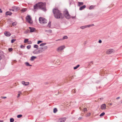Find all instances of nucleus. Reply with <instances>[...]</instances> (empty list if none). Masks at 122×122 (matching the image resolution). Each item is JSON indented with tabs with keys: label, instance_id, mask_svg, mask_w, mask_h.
Here are the masks:
<instances>
[{
	"label": "nucleus",
	"instance_id": "f257e3e1",
	"mask_svg": "<svg viewBox=\"0 0 122 122\" xmlns=\"http://www.w3.org/2000/svg\"><path fill=\"white\" fill-rule=\"evenodd\" d=\"M46 5L45 3H43L42 2H39L34 5V10L40 9L45 11L46 10Z\"/></svg>",
	"mask_w": 122,
	"mask_h": 122
},
{
	"label": "nucleus",
	"instance_id": "f03ea898",
	"mask_svg": "<svg viewBox=\"0 0 122 122\" xmlns=\"http://www.w3.org/2000/svg\"><path fill=\"white\" fill-rule=\"evenodd\" d=\"M53 12L55 17L56 19H62L64 17L62 14L57 9H53Z\"/></svg>",
	"mask_w": 122,
	"mask_h": 122
},
{
	"label": "nucleus",
	"instance_id": "7ed1b4c3",
	"mask_svg": "<svg viewBox=\"0 0 122 122\" xmlns=\"http://www.w3.org/2000/svg\"><path fill=\"white\" fill-rule=\"evenodd\" d=\"M63 13L66 19H69L71 18L70 15L67 9L65 10L64 11Z\"/></svg>",
	"mask_w": 122,
	"mask_h": 122
},
{
	"label": "nucleus",
	"instance_id": "20e7f679",
	"mask_svg": "<svg viewBox=\"0 0 122 122\" xmlns=\"http://www.w3.org/2000/svg\"><path fill=\"white\" fill-rule=\"evenodd\" d=\"M39 20L40 23L42 24H44L47 23V20L44 18L40 17L39 18Z\"/></svg>",
	"mask_w": 122,
	"mask_h": 122
},
{
	"label": "nucleus",
	"instance_id": "39448f33",
	"mask_svg": "<svg viewBox=\"0 0 122 122\" xmlns=\"http://www.w3.org/2000/svg\"><path fill=\"white\" fill-rule=\"evenodd\" d=\"M26 21H28L29 23L30 24L32 23V22L31 21V20L30 16L29 15H28L26 17Z\"/></svg>",
	"mask_w": 122,
	"mask_h": 122
},
{
	"label": "nucleus",
	"instance_id": "423d86ee",
	"mask_svg": "<svg viewBox=\"0 0 122 122\" xmlns=\"http://www.w3.org/2000/svg\"><path fill=\"white\" fill-rule=\"evenodd\" d=\"M65 47V46H61L57 48L56 49V51L58 52L60 51L63 50Z\"/></svg>",
	"mask_w": 122,
	"mask_h": 122
},
{
	"label": "nucleus",
	"instance_id": "0eeeda50",
	"mask_svg": "<svg viewBox=\"0 0 122 122\" xmlns=\"http://www.w3.org/2000/svg\"><path fill=\"white\" fill-rule=\"evenodd\" d=\"M114 50L112 49H110L108 50L106 52V53L108 54H109L114 52Z\"/></svg>",
	"mask_w": 122,
	"mask_h": 122
},
{
	"label": "nucleus",
	"instance_id": "6e6552de",
	"mask_svg": "<svg viewBox=\"0 0 122 122\" xmlns=\"http://www.w3.org/2000/svg\"><path fill=\"white\" fill-rule=\"evenodd\" d=\"M12 8L13 9L14 11H17L20 10V8L18 7L14 6H12Z\"/></svg>",
	"mask_w": 122,
	"mask_h": 122
},
{
	"label": "nucleus",
	"instance_id": "1a4fd4ad",
	"mask_svg": "<svg viewBox=\"0 0 122 122\" xmlns=\"http://www.w3.org/2000/svg\"><path fill=\"white\" fill-rule=\"evenodd\" d=\"M66 118L65 117L61 118L59 119L58 122H64L66 121Z\"/></svg>",
	"mask_w": 122,
	"mask_h": 122
},
{
	"label": "nucleus",
	"instance_id": "9d476101",
	"mask_svg": "<svg viewBox=\"0 0 122 122\" xmlns=\"http://www.w3.org/2000/svg\"><path fill=\"white\" fill-rule=\"evenodd\" d=\"M4 34L7 37L9 36H10L11 35V33L8 31H5V32Z\"/></svg>",
	"mask_w": 122,
	"mask_h": 122
},
{
	"label": "nucleus",
	"instance_id": "9b49d317",
	"mask_svg": "<svg viewBox=\"0 0 122 122\" xmlns=\"http://www.w3.org/2000/svg\"><path fill=\"white\" fill-rule=\"evenodd\" d=\"M106 105L105 104H103L101 105V109L104 110L106 109Z\"/></svg>",
	"mask_w": 122,
	"mask_h": 122
},
{
	"label": "nucleus",
	"instance_id": "f8f14e48",
	"mask_svg": "<svg viewBox=\"0 0 122 122\" xmlns=\"http://www.w3.org/2000/svg\"><path fill=\"white\" fill-rule=\"evenodd\" d=\"M68 38V37L67 36H63V38L62 39H58V40H56V41H60L61 40H64L65 39H67Z\"/></svg>",
	"mask_w": 122,
	"mask_h": 122
},
{
	"label": "nucleus",
	"instance_id": "ddd939ff",
	"mask_svg": "<svg viewBox=\"0 0 122 122\" xmlns=\"http://www.w3.org/2000/svg\"><path fill=\"white\" fill-rule=\"evenodd\" d=\"M22 83L25 86H27L29 85V83L28 82H25V81H22Z\"/></svg>",
	"mask_w": 122,
	"mask_h": 122
},
{
	"label": "nucleus",
	"instance_id": "4468645a",
	"mask_svg": "<svg viewBox=\"0 0 122 122\" xmlns=\"http://www.w3.org/2000/svg\"><path fill=\"white\" fill-rule=\"evenodd\" d=\"M29 28L30 29V32H33L36 30L35 28L29 27Z\"/></svg>",
	"mask_w": 122,
	"mask_h": 122
},
{
	"label": "nucleus",
	"instance_id": "2eb2a0df",
	"mask_svg": "<svg viewBox=\"0 0 122 122\" xmlns=\"http://www.w3.org/2000/svg\"><path fill=\"white\" fill-rule=\"evenodd\" d=\"M39 52L40 53H41L43 51H44L42 47H41L39 49Z\"/></svg>",
	"mask_w": 122,
	"mask_h": 122
},
{
	"label": "nucleus",
	"instance_id": "dca6fc26",
	"mask_svg": "<svg viewBox=\"0 0 122 122\" xmlns=\"http://www.w3.org/2000/svg\"><path fill=\"white\" fill-rule=\"evenodd\" d=\"M6 15H11L12 13L10 11H7L6 12Z\"/></svg>",
	"mask_w": 122,
	"mask_h": 122
},
{
	"label": "nucleus",
	"instance_id": "f3484780",
	"mask_svg": "<svg viewBox=\"0 0 122 122\" xmlns=\"http://www.w3.org/2000/svg\"><path fill=\"white\" fill-rule=\"evenodd\" d=\"M86 6L85 5H83L82 6L80 7L79 8V10H82L85 9L86 7Z\"/></svg>",
	"mask_w": 122,
	"mask_h": 122
},
{
	"label": "nucleus",
	"instance_id": "a211bd4d",
	"mask_svg": "<svg viewBox=\"0 0 122 122\" xmlns=\"http://www.w3.org/2000/svg\"><path fill=\"white\" fill-rule=\"evenodd\" d=\"M84 4L83 2H78V6H80L81 5H83Z\"/></svg>",
	"mask_w": 122,
	"mask_h": 122
},
{
	"label": "nucleus",
	"instance_id": "6ab92c4d",
	"mask_svg": "<svg viewBox=\"0 0 122 122\" xmlns=\"http://www.w3.org/2000/svg\"><path fill=\"white\" fill-rule=\"evenodd\" d=\"M33 53L34 54H38L40 53V52H39V50L37 51L36 50H35L33 51Z\"/></svg>",
	"mask_w": 122,
	"mask_h": 122
},
{
	"label": "nucleus",
	"instance_id": "aec40b11",
	"mask_svg": "<svg viewBox=\"0 0 122 122\" xmlns=\"http://www.w3.org/2000/svg\"><path fill=\"white\" fill-rule=\"evenodd\" d=\"M36 58V56H32L31 57V59H30V60L31 61H33Z\"/></svg>",
	"mask_w": 122,
	"mask_h": 122
},
{
	"label": "nucleus",
	"instance_id": "412c9836",
	"mask_svg": "<svg viewBox=\"0 0 122 122\" xmlns=\"http://www.w3.org/2000/svg\"><path fill=\"white\" fill-rule=\"evenodd\" d=\"M25 64L27 66H32V65L30 64L28 62H25Z\"/></svg>",
	"mask_w": 122,
	"mask_h": 122
},
{
	"label": "nucleus",
	"instance_id": "4be33fe9",
	"mask_svg": "<svg viewBox=\"0 0 122 122\" xmlns=\"http://www.w3.org/2000/svg\"><path fill=\"white\" fill-rule=\"evenodd\" d=\"M95 7V6L94 5H92L90 6L89 8V9L90 10H91L93 9L94 7Z\"/></svg>",
	"mask_w": 122,
	"mask_h": 122
},
{
	"label": "nucleus",
	"instance_id": "5701e85b",
	"mask_svg": "<svg viewBox=\"0 0 122 122\" xmlns=\"http://www.w3.org/2000/svg\"><path fill=\"white\" fill-rule=\"evenodd\" d=\"M80 65H77L76 66L74 67V70L76 69L77 68H78L79 66H80Z\"/></svg>",
	"mask_w": 122,
	"mask_h": 122
},
{
	"label": "nucleus",
	"instance_id": "b1692460",
	"mask_svg": "<svg viewBox=\"0 0 122 122\" xmlns=\"http://www.w3.org/2000/svg\"><path fill=\"white\" fill-rule=\"evenodd\" d=\"M42 48H43V50L44 51L46 49H47V47L46 46H44V47H42Z\"/></svg>",
	"mask_w": 122,
	"mask_h": 122
},
{
	"label": "nucleus",
	"instance_id": "393cba45",
	"mask_svg": "<svg viewBox=\"0 0 122 122\" xmlns=\"http://www.w3.org/2000/svg\"><path fill=\"white\" fill-rule=\"evenodd\" d=\"M57 111V109L56 108H55L54 109L53 112L54 113H56Z\"/></svg>",
	"mask_w": 122,
	"mask_h": 122
},
{
	"label": "nucleus",
	"instance_id": "a878e982",
	"mask_svg": "<svg viewBox=\"0 0 122 122\" xmlns=\"http://www.w3.org/2000/svg\"><path fill=\"white\" fill-rule=\"evenodd\" d=\"M80 28L84 29L85 28H86V25L81 26L80 27Z\"/></svg>",
	"mask_w": 122,
	"mask_h": 122
},
{
	"label": "nucleus",
	"instance_id": "bb28decb",
	"mask_svg": "<svg viewBox=\"0 0 122 122\" xmlns=\"http://www.w3.org/2000/svg\"><path fill=\"white\" fill-rule=\"evenodd\" d=\"M46 44V43H42L40 45V46H44Z\"/></svg>",
	"mask_w": 122,
	"mask_h": 122
},
{
	"label": "nucleus",
	"instance_id": "cd10ccee",
	"mask_svg": "<svg viewBox=\"0 0 122 122\" xmlns=\"http://www.w3.org/2000/svg\"><path fill=\"white\" fill-rule=\"evenodd\" d=\"M105 114V113L104 112H103L102 113H101L100 115V117H102L103 115H104Z\"/></svg>",
	"mask_w": 122,
	"mask_h": 122
},
{
	"label": "nucleus",
	"instance_id": "c85d7f7f",
	"mask_svg": "<svg viewBox=\"0 0 122 122\" xmlns=\"http://www.w3.org/2000/svg\"><path fill=\"white\" fill-rule=\"evenodd\" d=\"M38 47V46L37 45H35L34 46V47L35 48H37Z\"/></svg>",
	"mask_w": 122,
	"mask_h": 122
},
{
	"label": "nucleus",
	"instance_id": "c756f323",
	"mask_svg": "<svg viewBox=\"0 0 122 122\" xmlns=\"http://www.w3.org/2000/svg\"><path fill=\"white\" fill-rule=\"evenodd\" d=\"M10 122H13L14 121V119L13 118H11L10 119Z\"/></svg>",
	"mask_w": 122,
	"mask_h": 122
},
{
	"label": "nucleus",
	"instance_id": "7c9ffc66",
	"mask_svg": "<svg viewBox=\"0 0 122 122\" xmlns=\"http://www.w3.org/2000/svg\"><path fill=\"white\" fill-rule=\"evenodd\" d=\"M82 111L83 112H85L86 111H87V109L86 108H84L83 110Z\"/></svg>",
	"mask_w": 122,
	"mask_h": 122
},
{
	"label": "nucleus",
	"instance_id": "2f4dec72",
	"mask_svg": "<svg viewBox=\"0 0 122 122\" xmlns=\"http://www.w3.org/2000/svg\"><path fill=\"white\" fill-rule=\"evenodd\" d=\"M16 22H14L12 24V25L14 26H15L16 24Z\"/></svg>",
	"mask_w": 122,
	"mask_h": 122
},
{
	"label": "nucleus",
	"instance_id": "473e14b6",
	"mask_svg": "<svg viewBox=\"0 0 122 122\" xmlns=\"http://www.w3.org/2000/svg\"><path fill=\"white\" fill-rule=\"evenodd\" d=\"M22 115L21 114L17 116V117L18 118L21 117H22Z\"/></svg>",
	"mask_w": 122,
	"mask_h": 122
},
{
	"label": "nucleus",
	"instance_id": "72a5a7b5",
	"mask_svg": "<svg viewBox=\"0 0 122 122\" xmlns=\"http://www.w3.org/2000/svg\"><path fill=\"white\" fill-rule=\"evenodd\" d=\"M28 39H25L24 40V42L26 43L28 41Z\"/></svg>",
	"mask_w": 122,
	"mask_h": 122
},
{
	"label": "nucleus",
	"instance_id": "f704fd0d",
	"mask_svg": "<svg viewBox=\"0 0 122 122\" xmlns=\"http://www.w3.org/2000/svg\"><path fill=\"white\" fill-rule=\"evenodd\" d=\"M91 114V113H87L86 115V117H88L90 116Z\"/></svg>",
	"mask_w": 122,
	"mask_h": 122
},
{
	"label": "nucleus",
	"instance_id": "c9c22d12",
	"mask_svg": "<svg viewBox=\"0 0 122 122\" xmlns=\"http://www.w3.org/2000/svg\"><path fill=\"white\" fill-rule=\"evenodd\" d=\"M47 31L48 32L50 33H51L52 32V30H49Z\"/></svg>",
	"mask_w": 122,
	"mask_h": 122
},
{
	"label": "nucleus",
	"instance_id": "e433bc0d",
	"mask_svg": "<svg viewBox=\"0 0 122 122\" xmlns=\"http://www.w3.org/2000/svg\"><path fill=\"white\" fill-rule=\"evenodd\" d=\"M27 48L28 49H30L31 48V46L30 45H28L27 46Z\"/></svg>",
	"mask_w": 122,
	"mask_h": 122
},
{
	"label": "nucleus",
	"instance_id": "4c0bfd02",
	"mask_svg": "<svg viewBox=\"0 0 122 122\" xmlns=\"http://www.w3.org/2000/svg\"><path fill=\"white\" fill-rule=\"evenodd\" d=\"M51 25V22L49 21L48 23V26H49L50 28Z\"/></svg>",
	"mask_w": 122,
	"mask_h": 122
},
{
	"label": "nucleus",
	"instance_id": "58836bf2",
	"mask_svg": "<svg viewBox=\"0 0 122 122\" xmlns=\"http://www.w3.org/2000/svg\"><path fill=\"white\" fill-rule=\"evenodd\" d=\"M42 42V41H38L37 43V44H40V43Z\"/></svg>",
	"mask_w": 122,
	"mask_h": 122
},
{
	"label": "nucleus",
	"instance_id": "ea45409f",
	"mask_svg": "<svg viewBox=\"0 0 122 122\" xmlns=\"http://www.w3.org/2000/svg\"><path fill=\"white\" fill-rule=\"evenodd\" d=\"M15 41V39H12L11 41V43H13Z\"/></svg>",
	"mask_w": 122,
	"mask_h": 122
},
{
	"label": "nucleus",
	"instance_id": "a19ab883",
	"mask_svg": "<svg viewBox=\"0 0 122 122\" xmlns=\"http://www.w3.org/2000/svg\"><path fill=\"white\" fill-rule=\"evenodd\" d=\"M32 43V42L31 41H28V44H31Z\"/></svg>",
	"mask_w": 122,
	"mask_h": 122
},
{
	"label": "nucleus",
	"instance_id": "79ce46f5",
	"mask_svg": "<svg viewBox=\"0 0 122 122\" xmlns=\"http://www.w3.org/2000/svg\"><path fill=\"white\" fill-rule=\"evenodd\" d=\"M9 51H12V49L11 48H9L8 49Z\"/></svg>",
	"mask_w": 122,
	"mask_h": 122
},
{
	"label": "nucleus",
	"instance_id": "37998d69",
	"mask_svg": "<svg viewBox=\"0 0 122 122\" xmlns=\"http://www.w3.org/2000/svg\"><path fill=\"white\" fill-rule=\"evenodd\" d=\"M86 26V28L87 27H90L91 26V25H90Z\"/></svg>",
	"mask_w": 122,
	"mask_h": 122
},
{
	"label": "nucleus",
	"instance_id": "c03bdc74",
	"mask_svg": "<svg viewBox=\"0 0 122 122\" xmlns=\"http://www.w3.org/2000/svg\"><path fill=\"white\" fill-rule=\"evenodd\" d=\"M25 47V46H23L22 45H21V46H20V47L21 48H24Z\"/></svg>",
	"mask_w": 122,
	"mask_h": 122
},
{
	"label": "nucleus",
	"instance_id": "a18cd8bd",
	"mask_svg": "<svg viewBox=\"0 0 122 122\" xmlns=\"http://www.w3.org/2000/svg\"><path fill=\"white\" fill-rule=\"evenodd\" d=\"M76 89H75L74 90H73L72 91V92H73L74 93H75L76 92V91L75 90Z\"/></svg>",
	"mask_w": 122,
	"mask_h": 122
},
{
	"label": "nucleus",
	"instance_id": "49530a36",
	"mask_svg": "<svg viewBox=\"0 0 122 122\" xmlns=\"http://www.w3.org/2000/svg\"><path fill=\"white\" fill-rule=\"evenodd\" d=\"M26 11V10L25 9H23L22 10V11H23V12H25Z\"/></svg>",
	"mask_w": 122,
	"mask_h": 122
},
{
	"label": "nucleus",
	"instance_id": "de8ad7c7",
	"mask_svg": "<svg viewBox=\"0 0 122 122\" xmlns=\"http://www.w3.org/2000/svg\"><path fill=\"white\" fill-rule=\"evenodd\" d=\"M98 42L99 43H101L102 42V41L101 40H99V41Z\"/></svg>",
	"mask_w": 122,
	"mask_h": 122
},
{
	"label": "nucleus",
	"instance_id": "09e8293b",
	"mask_svg": "<svg viewBox=\"0 0 122 122\" xmlns=\"http://www.w3.org/2000/svg\"><path fill=\"white\" fill-rule=\"evenodd\" d=\"M82 119V117H79L78 118V119L79 120H80L81 119Z\"/></svg>",
	"mask_w": 122,
	"mask_h": 122
},
{
	"label": "nucleus",
	"instance_id": "8fccbe9b",
	"mask_svg": "<svg viewBox=\"0 0 122 122\" xmlns=\"http://www.w3.org/2000/svg\"><path fill=\"white\" fill-rule=\"evenodd\" d=\"M1 98H4V99H5V98H6V97H1Z\"/></svg>",
	"mask_w": 122,
	"mask_h": 122
},
{
	"label": "nucleus",
	"instance_id": "3c124183",
	"mask_svg": "<svg viewBox=\"0 0 122 122\" xmlns=\"http://www.w3.org/2000/svg\"><path fill=\"white\" fill-rule=\"evenodd\" d=\"M9 10L10 11H14L13 9H10Z\"/></svg>",
	"mask_w": 122,
	"mask_h": 122
},
{
	"label": "nucleus",
	"instance_id": "603ef678",
	"mask_svg": "<svg viewBox=\"0 0 122 122\" xmlns=\"http://www.w3.org/2000/svg\"><path fill=\"white\" fill-rule=\"evenodd\" d=\"M2 12V11L1 10V9H0V13H1Z\"/></svg>",
	"mask_w": 122,
	"mask_h": 122
},
{
	"label": "nucleus",
	"instance_id": "864d4df0",
	"mask_svg": "<svg viewBox=\"0 0 122 122\" xmlns=\"http://www.w3.org/2000/svg\"><path fill=\"white\" fill-rule=\"evenodd\" d=\"M120 98V97H117V98H116V99H119Z\"/></svg>",
	"mask_w": 122,
	"mask_h": 122
},
{
	"label": "nucleus",
	"instance_id": "5fc2aeb1",
	"mask_svg": "<svg viewBox=\"0 0 122 122\" xmlns=\"http://www.w3.org/2000/svg\"><path fill=\"white\" fill-rule=\"evenodd\" d=\"M20 94H18V96H17V97H19L20 96Z\"/></svg>",
	"mask_w": 122,
	"mask_h": 122
},
{
	"label": "nucleus",
	"instance_id": "6e6d98bb",
	"mask_svg": "<svg viewBox=\"0 0 122 122\" xmlns=\"http://www.w3.org/2000/svg\"><path fill=\"white\" fill-rule=\"evenodd\" d=\"M103 99V98H100V99L101 100H102Z\"/></svg>",
	"mask_w": 122,
	"mask_h": 122
},
{
	"label": "nucleus",
	"instance_id": "4d7b16f0",
	"mask_svg": "<svg viewBox=\"0 0 122 122\" xmlns=\"http://www.w3.org/2000/svg\"><path fill=\"white\" fill-rule=\"evenodd\" d=\"M91 25V26H94V25L93 24H92V25Z\"/></svg>",
	"mask_w": 122,
	"mask_h": 122
},
{
	"label": "nucleus",
	"instance_id": "13d9d810",
	"mask_svg": "<svg viewBox=\"0 0 122 122\" xmlns=\"http://www.w3.org/2000/svg\"><path fill=\"white\" fill-rule=\"evenodd\" d=\"M3 121H0V122H3Z\"/></svg>",
	"mask_w": 122,
	"mask_h": 122
},
{
	"label": "nucleus",
	"instance_id": "bf43d9fd",
	"mask_svg": "<svg viewBox=\"0 0 122 122\" xmlns=\"http://www.w3.org/2000/svg\"><path fill=\"white\" fill-rule=\"evenodd\" d=\"M74 18V17H72V18Z\"/></svg>",
	"mask_w": 122,
	"mask_h": 122
},
{
	"label": "nucleus",
	"instance_id": "052dcab7",
	"mask_svg": "<svg viewBox=\"0 0 122 122\" xmlns=\"http://www.w3.org/2000/svg\"><path fill=\"white\" fill-rule=\"evenodd\" d=\"M112 103H110V105H112Z\"/></svg>",
	"mask_w": 122,
	"mask_h": 122
},
{
	"label": "nucleus",
	"instance_id": "680f3d73",
	"mask_svg": "<svg viewBox=\"0 0 122 122\" xmlns=\"http://www.w3.org/2000/svg\"><path fill=\"white\" fill-rule=\"evenodd\" d=\"M121 102L122 103V101H121Z\"/></svg>",
	"mask_w": 122,
	"mask_h": 122
},
{
	"label": "nucleus",
	"instance_id": "e2e57ef3",
	"mask_svg": "<svg viewBox=\"0 0 122 122\" xmlns=\"http://www.w3.org/2000/svg\"><path fill=\"white\" fill-rule=\"evenodd\" d=\"M19 92V93H21L20 92Z\"/></svg>",
	"mask_w": 122,
	"mask_h": 122
},
{
	"label": "nucleus",
	"instance_id": "0e129e2a",
	"mask_svg": "<svg viewBox=\"0 0 122 122\" xmlns=\"http://www.w3.org/2000/svg\"><path fill=\"white\" fill-rule=\"evenodd\" d=\"M15 122H17L16 121H15Z\"/></svg>",
	"mask_w": 122,
	"mask_h": 122
}]
</instances>
